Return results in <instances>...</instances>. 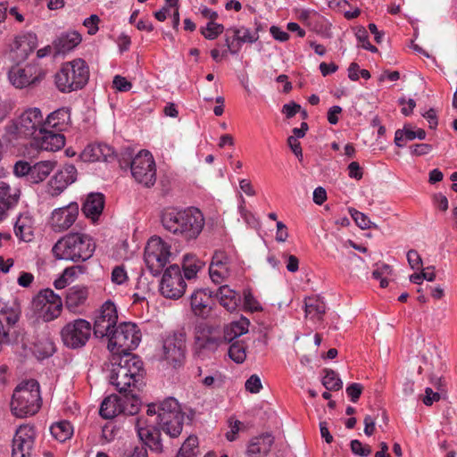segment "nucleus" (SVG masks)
Listing matches in <instances>:
<instances>
[{
  "instance_id": "nucleus-35",
  "label": "nucleus",
  "mask_w": 457,
  "mask_h": 457,
  "mask_svg": "<svg viewBox=\"0 0 457 457\" xmlns=\"http://www.w3.org/2000/svg\"><path fill=\"white\" fill-rule=\"evenodd\" d=\"M29 56V37L27 35L16 36L11 45V59L13 62L26 63Z\"/></svg>"
},
{
  "instance_id": "nucleus-57",
  "label": "nucleus",
  "mask_w": 457,
  "mask_h": 457,
  "mask_svg": "<svg viewBox=\"0 0 457 457\" xmlns=\"http://www.w3.org/2000/svg\"><path fill=\"white\" fill-rule=\"evenodd\" d=\"M128 279L127 272L123 266H116L112 272V281L117 285L123 284Z\"/></svg>"
},
{
  "instance_id": "nucleus-32",
  "label": "nucleus",
  "mask_w": 457,
  "mask_h": 457,
  "mask_svg": "<svg viewBox=\"0 0 457 457\" xmlns=\"http://www.w3.org/2000/svg\"><path fill=\"white\" fill-rule=\"evenodd\" d=\"M110 382L116 386L120 393H126L127 388L133 386V380L129 377L128 370L123 368L120 361L113 365L110 375Z\"/></svg>"
},
{
  "instance_id": "nucleus-53",
  "label": "nucleus",
  "mask_w": 457,
  "mask_h": 457,
  "mask_svg": "<svg viewBox=\"0 0 457 457\" xmlns=\"http://www.w3.org/2000/svg\"><path fill=\"white\" fill-rule=\"evenodd\" d=\"M209 269L212 270H229L228 267V258L222 252H217L212 257Z\"/></svg>"
},
{
  "instance_id": "nucleus-34",
  "label": "nucleus",
  "mask_w": 457,
  "mask_h": 457,
  "mask_svg": "<svg viewBox=\"0 0 457 457\" xmlns=\"http://www.w3.org/2000/svg\"><path fill=\"white\" fill-rule=\"evenodd\" d=\"M122 413V399L117 395L105 397L100 406L99 414L104 419H112Z\"/></svg>"
},
{
  "instance_id": "nucleus-33",
  "label": "nucleus",
  "mask_w": 457,
  "mask_h": 457,
  "mask_svg": "<svg viewBox=\"0 0 457 457\" xmlns=\"http://www.w3.org/2000/svg\"><path fill=\"white\" fill-rule=\"evenodd\" d=\"M88 296L87 288L85 287H72L68 289L65 305L72 312H76L82 306Z\"/></svg>"
},
{
  "instance_id": "nucleus-38",
  "label": "nucleus",
  "mask_w": 457,
  "mask_h": 457,
  "mask_svg": "<svg viewBox=\"0 0 457 457\" xmlns=\"http://www.w3.org/2000/svg\"><path fill=\"white\" fill-rule=\"evenodd\" d=\"M250 322L246 318H241L239 320L231 322L224 330L222 336L225 343L232 342L235 338L248 332Z\"/></svg>"
},
{
  "instance_id": "nucleus-60",
  "label": "nucleus",
  "mask_w": 457,
  "mask_h": 457,
  "mask_svg": "<svg viewBox=\"0 0 457 457\" xmlns=\"http://www.w3.org/2000/svg\"><path fill=\"white\" fill-rule=\"evenodd\" d=\"M363 386L359 383H353L346 387V393L353 403H356L360 398Z\"/></svg>"
},
{
  "instance_id": "nucleus-56",
  "label": "nucleus",
  "mask_w": 457,
  "mask_h": 457,
  "mask_svg": "<svg viewBox=\"0 0 457 457\" xmlns=\"http://www.w3.org/2000/svg\"><path fill=\"white\" fill-rule=\"evenodd\" d=\"M245 389L252 394H257L262 389V382L260 378L253 374L245 382Z\"/></svg>"
},
{
  "instance_id": "nucleus-7",
  "label": "nucleus",
  "mask_w": 457,
  "mask_h": 457,
  "mask_svg": "<svg viewBox=\"0 0 457 457\" xmlns=\"http://www.w3.org/2000/svg\"><path fill=\"white\" fill-rule=\"evenodd\" d=\"M170 256V246L159 237H152L145 248V262L149 271L154 275H159Z\"/></svg>"
},
{
  "instance_id": "nucleus-59",
  "label": "nucleus",
  "mask_w": 457,
  "mask_h": 457,
  "mask_svg": "<svg viewBox=\"0 0 457 457\" xmlns=\"http://www.w3.org/2000/svg\"><path fill=\"white\" fill-rule=\"evenodd\" d=\"M112 84L113 87L120 92H127L130 90L132 87V84L129 81H128L124 77L120 75H116L113 78Z\"/></svg>"
},
{
  "instance_id": "nucleus-8",
  "label": "nucleus",
  "mask_w": 457,
  "mask_h": 457,
  "mask_svg": "<svg viewBox=\"0 0 457 457\" xmlns=\"http://www.w3.org/2000/svg\"><path fill=\"white\" fill-rule=\"evenodd\" d=\"M194 339V353L198 357H204L206 353H213L221 345L225 344L220 331L205 323H201L195 327Z\"/></svg>"
},
{
  "instance_id": "nucleus-50",
  "label": "nucleus",
  "mask_w": 457,
  "mask_h": 457,
  "mask_svg": "<svg viewBox=\"0 0 457 457\" xmlns=\"http://www.w3.org/2000/svg\"><path fill=\"white\" fill-rule=\"evenodd\" d=\"M357 40L361 43V47L371 53H378V48L371 45L369 41V34L364 27H360L355 32Z\"/></svg>"
},
{
  "instance_id": "nucleus-58",
  "label": "nucleus",
  "mask_w": 457,
  "mask_h": 457,
  "mask_svg": "<svg viewBox=\"0 0 457 457\" xmlns=\"http://www.w3.org/2000/svg\"><path fill=\"white\" fill-rule=\"evenodd\" d=\"M407 260L412 270H420L422 267V260L416 250H410L407 253Z\"/></svg>"
},
{
  "instance_id": "nucleus-29",
  "label": "nucleus",
  "mask_w": 457,
  "mask_h": 457,
  "mask_svg": "<svg viewBox=\"0 0 457 457\" xmlns=\"http://www.w3.org/2000/svg\"><path fill=\"white\" fill-rule=\"evenodd\" d=\"M426 137V131L423 129L417 128L416 126L408 123L403 126L402 129H397L395 135V143L398 147H403L408 141L416 138L422 140Z\"/></svg>"
},
{
  "instance_id": "nucleus-11",
  "label": "nucleus",
  "mask_w": 457,
  "mask_h": 457,
  "mask_svg": "<svg viewBox=\"0 0 457 457\" xmlns=\"http://www.w3.org/2000/svg\"><path fill=\"white\" fill-rule=\"evenodd\" d=\"M133 178L145 187H151L156 180L155 162L150 152H139L130 162Z\"/></svg>"
},
{
  "instance_id": "nucleus-5",
  "label": "nucleus",
  "mask_w": 457,
  "mask_h": 457,
  "mask_svg": "<svg viewBox=\"0 0 457 457\" xmlns=\"http://www.w3.org/2000/svg\"><path fill=\"white\" fill-rule=\"evenodd\" d=\"M141 337V331L135 323L121 322L108 337V349L115 354L129 353L138 346Z\"/></svg>"
},
{
  "instance_id": "nucleus-40",
  "label": "nucleus",
  "mask_w": 457,
  "mask_h": 457,
  "mask_svg": "<svg viewBox=\"0 0 457 457\" xmlns=\"http://www.w3.org/2000/svg\"><path fill=\"white\" fill-rule=\"evenodd\" d=\"M326 312L325 303L319 297H308L305 299V314L314 320H320Z\"/></svg>"
},
{
  "instance_id": "nucleus-18",
  "label": "nucleus",
  "mask_w": 457,
  "mask_h": 457,
  "mask_svg": "<svg viewBox=\"0 0 457 457\" xmlns=\"http://www.w3.org/2000/svg\"><path fill=\"white\" fill-rule=\"evenodd\" d=\"M77 179V169L73 164H65L48 183V193L52 196L59 195Z\"/></svg>"
},
{
  "instance_id": "nucleus-45",
  "label": "nucleus",
  "mask_w": 457,
  "mask_h": 457,
  "mask_svg": "<svg viewBox=\"0 0 457 457\" xmlns=\"http://www.w3.org/2000/svg\"><path fill=\"white\" fill-rule=\"evenodd\" d=\"M324 376L322 378V385L327 390L337 391L342 388L343 382L339 378L337 373L333 370H323Z\"/></svg>"
},
{
  "instance_id": "nucleus-14",
  "label": "nucleus",
  "mask_w": 457,
  "mask_h": 457,
  "mask_svg": "<svg viewBox=\"0 0 457 457\" xmlns=\"http://www.w3.org/2000/svg\"><path fill=\"white\" fill-rule=\"evenodd\" d=\"M118 313L115 304L108 300L98 310L94 322V334L97 337H109L118 326Z\"/></svg>"
},
{
  "instance_id": "nucleus-48",
  "label": "nucleus",
  "mask_w": 457,
  "mask_h": 457,
  "mask_svg": "<svg viewBox=\"0 0 457 457\" xmlns=\"http://www.w3.org/2000/svg\"><path fill=\"white\" fill-rule=\"evenodd\" d=\"M200 31L206 39L213 40L224 31V26L215 21H209L205 27L201 28Z\"/></svg>"
},
{
  "instance_id": "nucleus-16",
  "label": "nucleus",
  "mask_w": 457,
  "mask_h": 457,
  "mask_svg": "<svg viewBox=\"0 0 457 457\" xmlns=\"http://www.w3.org/2000/svg\"><path fill=\"white\" fill-rule=\"evenodd\" d=\"M79 204L75 202L54 209L50 219V226L55 232L67 230L72 226L79 215Z\"/></svg>"
},
{
  "instance_id": "nucleus-23",
  "label": "nucleus",
  "mask_w": 457,
  "mask_h": 457,
  "mask_svg": "<svg viewBox=\"0 0 457 457\" xmlns=\"http://www.w3.org/2000/svg\"><path fill=\"white\" fill-rule=\"evenodd\" d=\"M113 154L112 148L103 143H90L79 154V159L85 162H104Z\"/></svg>"
},
{
  "instance_id": "nucleus-6",
  "label": "nucleus",
  "mask_w": 457,
  "mask_h": 457,
  "mask_svg": "<svg viewBox=\"0 0 457 457\" xmlns=\"http://www.w3.org/2000/svg\"><path fill=\"white\" fill-rule=\"evenodd\" d=\"M31 307L37 316L36 321L46 324L60 316L62 302L51 289L41 290L32 300Z\"/></svg>"
},
{
  "instance_id": "nucleus-47",
  "label": "nucleus",
  "mask_w": 457,
  "mask_h": 457,
  "mask_svg": "<svg viewBox=\"0 0 457 457\" xmlns=\"http://www.w3.org/2000/svg\"><path fill=\"white\" fill-rule=\"evenodd\" d=\"M202 268V262L193 257H186L183 263L184 277L187 279L194 278Z\"/></svg>"
},
{
  "instance_id": "nucleus-17",
  "label": "nucleus",
  "mask_w": 457,
  "mask_h": 457,
  "mask_svg": "<svg viewBox=\"0 0 457 457\" xmlns=\"http://www.w3.org/2000/svg\"><path fill=\"white\" fill-rule=\"evenodd\" d=\"M136 428L140 440L147 445L151 451L162 453L163 446L161 439V431L154 426H150L143 418H138Z\"/></svg>"
},
{
  "instance_id": "nucleus-62",
  "label": "nucleus",
  "mask_w": 457,
  "mask_h": 457,
  "mask_svg": "<svg viewBox=\"0 0 457 457\" xmlns=\"http://www.w3.org/2000/svg\"><path fill=\"white\" fill-rule=\"evenodd\" d=\"M410 149L412 155L422 156L431 152L432 145L425 143L415 144L411 145Z\"/></svg>"
},
{
  "instance_id": "nucleus-20",
  "label": "nucleus",
  "mask_w": 457,
  "mask_h": 457,
  "mask_svg": "<svg viewBox=\"0 0 457 457\" xmlns=\"http://www.w3.org/2000/svg\"><path fill=\"white\" fill-rule=\"evenodd\" d=\"M212 293L208 289L195 290L190 297L192 312L195 315L206 318L212 309Z\"/></svg>"
},
{
  "instance_id": "nucleus-39",
  "label": "nucleus",
  "mask_w": 457,
  "mask_h": 457,
  "mask_svg": "<svg viewBox=\"0 0 457 457\" xmlns=\"http://www.w3.org/2000/svg\"><path fill=\"white\" fill-rule=\"evenodd\" d=\"M55 166L52 161H42L30 165V182L39 183L46 179Z\"/></svg>"
},
{
  "instance_id": "nucleus-36",
  "label": "nucleus",
  "mask_w": 457,
  "mask_h": 457,
  "mask_svg": "<svg viewBox=\"0 0 457 457\" xmlns=\"http://www.w3.org/2000/svg\"><path fill=\"white\" fill-rule=\"evenodd\" d=\"M23 117L24 116H19L18 118L14 119L6 129L8 140L12 143L21 139L26 141L28 138L29 129Z\"/></svg>"
},
{
  "instance_id": "nucleus-51",
  "label": "nucleus",
  "mask_w": 457,
  "mask_h": 457,
  "mask_svg": "<svg viewBox=\"0 0 457 457\" xmlns=\"http://www.w3.org/2000/svg\"><path fill=\"white\" fill-rule=\"evenodd\" d=\"M350 446H351V451L353 452V454L361 456V457H367L372 452L371 447L369 445H363L358 439L352 440Z\"/></svg>"
},
{
  "instance_id": "nucleus-63",
  "label": "nucleus",
  "mask_w": 457,
  "mask_h": 457,
  "mask_svg": "<svg viewBox=\"0 0 457 457\" xmlns=\"http://www.w3.org/2000/svg\"><path fill=\"white\" fill-rule=\"evenodd\" d=\"M99 17L96 14H92L87 18L83 24L88 29V34L95 35L98 31Z\"/></svg>"
},
{
  "instance_id": "nucleus-1",
  "label": "nucleus",
  "mask_w": 457,
  "mask_h": 457,
  "mask_svg": "<svg viewBox=\"0 0 457 457\" xmlns=\"http://www.w3.org/2000/svg\"><path fill=\"white\" fill-rule=\"evenodd\" d=\"M161 221L164 229L186 241L197 238L204 226V214L196 208L165 210Z\"/></svg>"
},
{
  "instance_id": "nucleus-4",
  "label": "nucleus",
  "mask_w": 457,
  "mask_h": 457,
  "mask_svg": "<svg viewBox=\"0 0 457 457\" xmlns=\"http://www.w3.org/2000/svg\"><path fill=\"white\" fill-rule=\"evenodd\" d=\"M59 120V116H46L41 128L37 129L33 127L30 146L50 152L62 149L65 145V137L61 132L66 129L67 124Z\"/></svg>"
},
{
  "instance_id": "nucleus-41",
  "label": "nucleus",
  "mask_w": 457,
  "mask_h": 457,
  "mask_svg": "<svg viewBox=\"0 0 457 457\" xmlns=\"http://www.w3.org/2000/svg\"><path fill=\"white\" fill-rule=\"evenodd\" d=\"M50 431L58 441L64 442L72 436L73 428L69 421L62 420L52 425Z\"/></svg>"
},
{
  "instance_id": "nucleus-61",
  "label": "nucleus",
  "mask_w": 457,
  "mask_h": 457,
  "mask_svg": "<svg viewBox=\"0 0 457 457\" xmlns=\"http://www.w3.org/2000/svg\"><path fill=\"white\" fill-rule=\"evenodd\" d=\"M209 274L213 283L220 284L229 276V270H220L209 269Z\"/></svg>"
},
{
  "instance_id": "nucleus-30",
  "label": "nucleus",
  "mask_w": 457,
  "mask_h": 457,
  "mask_svg": "<svg viewBox=\"0 0 457 457\" xmlns=\"http://www.w3.org/2000/svg\"><path fill=\"white\" fill-rule=\"evenodd\" d=\"M216 296L219 298L220 305L230 312L236 311L241 302L239 293L227 285L220 287Z\"/></svg>"
},
{
  "instance_id": "nucleus-15",
  "label": "nucleus",
  "mask_w": 457,
  "mask_h": 457,
  "mask_svg": "<svg viewBox=\"0 0 457 457\" xmlns=\"http://www.w3.org/2000/svg\"><path fill=\"white\" fill-rule=\"evenodd\" d=\"M186 340L182 334L168 336L162 345L163 359L173 368L182 365L185 360Z\"/></svg>"
},
{
  "instance_id": "nucleus-31",
  "label": "nucleus",
  "mask_w": 457,
  "mask_h": 457,
  "mask_svg": "<svg viewBox=\"0 0 457 457\" xmlns=\"http://www.w3.org/2000/svg\"><path fill=\"white\" fill-rule=\"evenodd\" d=\"M273 437L270 435H263L251 440L247 447L249 457H264L270 450Z\"/></svg>"
},
{
  "instance_id": "nucleus-64",
  "label": "nucleus",
  "mask_w": 457,
  "mask_h": 457,
  "mask_svg": "<svg viewBox=\"0 0 457 457\" xmlns=\"http://www.w3.org/2000/svg\"><path fill=\"white\" fill-rule=\"evenodd\" d=\"M283 114H307L306 111L302 106L295 102H290L284 104L282 108Z\"/></svg>"
},
{
  "instance_id": "nucleus-3",
  "label": "nucleus",
  "mask_w": 457,
  "mask_h": 457,
  "mask_svg": "<svg viewBox=\"0 0 457 457\" xmlns=\"http://www.w3.org/2000/svg\"><path fill=\"white\" fill-rule=\"evenodd\" d=\"M88 79L89 68L81 58L63 62L54 74L55 87L62 93L79 91L87 84Z\"/></svg>"
},
{
  "instance_id": "nucleus-19",
  "label": "nucleus",
  "mask_w": 457,
  "mask_h": 457,
  "mask_svg": "<svg viewBox=\"0 0 457 457\" xmlns=\"http://www.w3.org/2000/svg\"><path fill=\"white\" fill-rule=\"evenodd\" d=\"M29 380L23 379L13 390L11 410L17 418H25L29 413Z\"/></svg>"
},
{
  "instance_id": "nucleus-13",
  "label": "nucleus",
  "mask_w": 457,
  "mask_h": 457,
  "mask_svg": "<svg viewBox=\"0 0 457 457\" xmlns=\"http://www.w3.org/2000/svg\"><path fill=\"white\" fill-rule=\"evenodd\" d=\"M186 287L179 265H170L165 270L160 285V292L164 297L179 299L184 295Z\"/></svg>"
},
{
  "instance_id": "nucleus-54",
  "label": "nucleus",
  "mask_w": 457,
  "mask_h": 457,
  "mask_svg": "<svg viewBox=\"0 0 457 457\" xmlns=\"http://www.w3.org/2000/svg\"><path fill=\"white\" fill-rule=\"evenodd\" d=\"M27 220H28L27 216L20 215L17 219L15 225H14V234L20 240H22V241H27L26 240V232H25L27 227H28Z\"/></svg>"
},
{
  "instance_id": "nucleus-28",
  "label": "nucleus",
  "mask_w": 457,
  "mask_h": 457,
  "mask_svg": "<svg viewBox=\"0 0 457 457\" xmlns=\"http://www.w3.org/2000/svg\"><path fill=\"white\" fill-rule=\"evenodd\" d=\"M19 198L20 190L12 192L7 183L0 181V221L4 219L6 212L17 204Z\"/></svg>"
},
{
  "instance_id": "nucleus-10",
  "label": "nucleus",
  "mask_w": 457,
  "mask_h": 457,
  "mask_svg": "<svg viewBox=\"0 0 457 457\" xmlns=\"http://www.w3.org/2000/svg\"><path fill=\"white\" fill-rule=\"evenodd\" d=\"M30 351L38 361L47 359L55 353L56 347L51 337L50 327L46 322L34 321Z\"/></svg>"
},
{
  "instance_id": "nucleus-25",
  "label": "nucleus",
  "mask_w": 457,
  "mask_h": 457,
  "mask_svg": "<svg viewBox=\"0 0 457 457\" xmlns=\"http://www.w3.org/2000/svg\"><path fill=\"white\" fill-rule=\"evenodd\" d=\"M104 207V195L101 193L89 194L81 208L84 215L96 222L102 214Z\"/></svg>"
},
{
  "instance_id": "nucleus-21",
  "label": "nucleus",
  "mask_w": 457,
  "mask_h": 457,
  "mask_svg": "<svg viewBox=\"0 0 457 457\" xmlns=\"http://www.w3.org/2000/svg\"><path fill=\"white\" fill-rule=\"evenodd\" d=\"M175 415L173 423L175 431L178 432L180 428L181 420H184V413L181 411L179 402L174 397H168L158 404V420L159 424H167V415Z\"/></svg>"
},
{
  "instance_id": "nucleus-44",
  "label": "nucleus",
  "mask_w": 457,
  "mask_h": 457,
  "mask_svg": "<svg viewBox=\"0 0 457 457\" xmlns=\"http://www.w3.org/2000/svg\"><path fill=\"white\" fill-rule=\"evenodd\" d=\"M42 403L39 383L30 378V415H35L39 411Z\"/></svg>"
},
{
  "instance_id": "nucleus-27",
  "label": "nucleus",
  "mask_w": 457,
  "mask_h": 457,
  "mask_svg": "<svg viewBox=\"0 0 457 457\" xmlns=\"http://www.w3.org/2000/svg\"><path fill=\"white\" fill-rule=\"evenodd\" d=\"M12 457H29V427L20 425L12 439Z\"/></svg>"
},
{
  "instance_id": "nucleus-43",
  "label": "nucleus",
  "mask_w": 457,
  "mask_h": 457,
  "mask_svg": "<svg viewBox=\"0 0 457 457\" xmlns=\"http://www.w3.org/2000/svg\"><path fill=\"white\" fill-rule=\"evenodd\" d=\"M229 358L237 363H243L246 358V345L242 340L232 341L228 351Z\"/></svg>"
},
{
  "instance_id": "nucleus-42",
  "label": "nucleus",
  "mask_w": 457,
  "mask_h": 457,
  "mask_svg": "<svg viewBox=\"0 0 457 457\" xmlns=\"http://www.w3.org/2000/svg\"><path fill=\"white\" fill-rule=\"evenodd\" d=\"M122 399V413L126 415H135L140 410V399L131 392L124 393Z\"/></svg>"
},
{
  "instance_id": "nucleus-12",
  "label": "nucleus",
  "mask_w": 457,
  "mask_h": 457,
  "mask_svg": "<svg viewBox=\"0 0 457 457\" xmlns=\"http://www.w3.org/2000/svg\"><path fill=\"white\" fill-rule=\"evenodd\" d=\"M259 39L258 29L255 32H252L250 29L241 26H233L226 30L225 46L226 48L222 50V56H227L228 54L237 55L245 43L253 44Z\"/></svg>"
},
{
  "instance_id": "nucleus-55",
  "label": "nucleus",
  "mask_w": 457,
  "mask_h": 457,
  "mask_svg": "<svg viewBox=\"0 0 457 457\" xmlns=\"http://www.w3.org/2000/svg\"><path fill=\"white\" fill-rule=\"evenodd\" d=\"M244 304L245 307L251 312H258L262 309L260 303L255 299L250 290L244 291Z\"/></svg>"
},
{
  "instance_id": "nucleus-46",
  "label": "nucleus",
  "mask_w": 457,
  "mask_h": 457,
  "mask_svg": "<svg viewBox=\"0 0 457 457\" xmlns=\"http://www.w3.org/2000/svg\"><path fill=\"white\" fill-rule=\"evenodd\" d=\"M198 438L189 436L181 445L177 457H195L197 454Z\"/></svg>"
},
{
  "instance_id": "nucleus-52",
  "label": "nucleus",
  "mask_w": 457,
  "mask_h": 457,
  "mask_svg": "<svg viewBox=\"0 0 457 457\" xmlns=\"http://www.w3.org/2000/svg\"><path fill=\"white\" fill-rule=\"evenodd\" d=\"M175 420V415H172L171 413L170 415H167V424H160L162 427V429L169 435L170 437H177L180 435L182 428H183V422L184 420H181L180 428L178 432L175 431V425L173 423V420Z\"/></svg>"
},
{
  "instance_id": "nucleus-2",
  "label": "nucleus",
  "mask_w": 457,
  "mask_h": 457,
  "mask_svg": "<svg viewBox=\"0 0 457 457\" xmlns=\"http://www.w3.org/2000/svg\"><path fill=\"white\" fill-rule=\"evenodd\" d=\"M96 250L93 238L84 233H69L59 239L53 247L57 259L85 262L91 258Z\"/></svg>"
},
{
  "instance_id": "nucleus-37",
  "label": "nucleus",
  "mask_w": 457,
  "mask_h": 457,
  "mask_svg": "<svg viewBox=\"0 0 457 457\" xmlns=\"http://www.w3.org/2000/svg\"><path fill=\"white\" fill-rule=\"evenodd\" d=\"M28 66V63L14 62L9 71V79L14 87L23 88L29 86Z\"/></svg>"
},
{
  "instance_id": "nucleus-9",
  "label": "nucleus",
  "mask_w": 457,
  "mask_h": 457,
  "mask_svg": "<svg viewBox=\"0 0 457 457\" xmlns=\"http://www.w3.org/2000/svg\"><path fill=\"white\" fill-rule=\"evenodd\" d=\"M92 326L84 319L68 322L61 330L63 345L71 349L83 347L91 337Z\"/></svg>"
},
{
  "instance_id": "nucleus-49",
  "label": "nucleus",
  "mask_w": 457,
  "mask_h": 457,
  "mask_svg": "<svg viewBox=\"0 0 457 457\" xmlns=\"http://www.w3.org/2000/svg\"><path fill=\"white\" fill-rule=\"evenodd\" d=\"M349 212L352 218L354 220L356 225L361 229H367L370 228H377L378 226L370 221V220L364 213L353 209L350 208Z\"/></svg>"
},
{
  "instance_id": "nucleus-24",
  "label": "nucleus",
  "mask_w": 457,
  "mask_h": 457,
  "mask_svg": "<svg viewBox=\"0 0 457 457\" xmlns=\"http://www.w3.org/2000/svg\"><path fill=\"white\" fill-rule=\"evenodd\" d=\"M120 361L123 368H126V370H128L129 377L133 380V386H140L145 374L143 362L140 358L129 353L121 354Z\"/></svg>"
},
{
  "instance_id": "nucleus-26",
  "label": "nucleus",
  "mask_w": 457,
  "mask_h": 457,
  "mask_svg": "<svg viewBox=\"0 0 457 457\" xmlns=\"http://www.w3.org/2000/svg\"><path fill=\"white\" fill-rule=\"evenodd\" d=\"M20 310L18 307L3 309L0 312V345L9 342V328L19 320Z\"/></svg>"
},
{
  "instance_id": "nucleus-22",
  "label": "nucleus",
  "mask_w": 457,
  "mask_h": 457,
  "mask_svg": "<svg viewBox=\"0 0 457 457\" xmlns=\"http://www.w3.org/2000/svg\"><path fill=\"white\" fill-rule=\"evenodd\" d=\"M81 36L75 30L61 33L54 41V56L65 55L72 51L80 42Z\"/></svg>"
}]
</instances>
